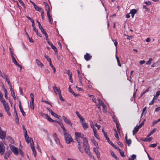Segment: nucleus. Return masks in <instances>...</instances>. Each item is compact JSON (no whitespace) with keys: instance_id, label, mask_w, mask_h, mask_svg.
Segmentation results:
<instances>
[{"instance_id":"nucleus-1","label":"nucleus","mask_w":160,"mask_h":160,"mask_svg":"<svg viewBox=\"0 0 160 160\" xmlns=\"http://www.w3.org/2000/svg\"><path fill=\"white\" fill-rule=\"evenodd\" d=\"M64 135L65 141L67 143L69 144L72 142L73 139L70 134L67 133V132H64Z\"/></svg>"},{"instance_id":"nucleus-2","label":"nucleus","mask_w":160,"mask_h":160,"mask_svg":"<svg viewBox=\"0 0 160 160\" xmlns=\"http://www.w3.org/2000/svg\"><path fill=\"white\" fill-rule=\"evenodd\" d=\"M30 96L31 98V100L30 102V106L31 109L34 110V96L32 93H31L30 95Z\"/></svg>"},{"instance_id":"nucleus-3","label":"nucleus","mask_w":160,"mask_h":160,"mask_svg":"<svg viewBox=\"0 0 160 160\" xmlns=\"http://www.w3.org/2000/svg\"><path fill=\"white\" fill-rule=\"evenodd\" d=\"M9 146L11 150L13 152V153L15 155H17L18 153V148L12 144H10Z\"/></svg>"},{"instance_id":"nucleus-4","label":"nucleus","mask_w":160,"mask_h":160,"mask_svg":"<svg viewBox=\"0 0 160 160\" xmlns=\"http://www.w3.org/2000/svg\"><path fill=\"white\" fill-rule=\"evenodd\" d=\"M6 136V132L3 131L1 127H0V138L2 139H4Z\"/></svg>"},{"instance_id":"nucleus-5","label":"nucleus","mask_w":160,"mask_h":160,"mask_svg":"<svg viewBox=\"0 0 160 160\" xmlns=\"http://www.w3.org/2000/svg\"><path fill=\"white\" fill-rule=\"evenodd\" d=\"M62 118L66 123L72 127V124L68 119L64 116H63Z\"/></svg>"},{"instance_id":"nucleus-6","label":"nucleus","mask_w":160,"mask_h":160,"mask_svg":"<svg viewBox=\"0 0 160 160\" xmlns=\"http://www.w3.org/2000/svg\"><path fill=\"white\" fill-rule=\"evenodd\" d=\"M5 147L2 142H0V153L2 155L5 152Z\"/></svg>"},{"instance_id":"nucleus-7","label":"nucleus","mask_w":160,"mask_h":160,"mask_svg":"<svg viewBox=\"0 0 160 160\" xmlns=\"http://www.w3.org/2000/svg\"><path fill=\"white\" fill-rule=\"evenodd\" d=\"M31 147L33 153L34 155V157H36V152L34 148V142L33 141H32V143H31Z\"/></svg>"},{"instance_id":"nucleus-8","label":"nucleus","mask_w":160,"mask_h":160,"mask_svg":"<svg viewBox=\"0 0 160 160\" xmlns=\"http://www.w3.org/2000/svg\"><path fill=\"white\" fill-rule=\"evenodd\" d=\"M12 152L11 151L9 150L6 152L4 154V158L5 159L7 160L8 158L10 156Z\"/></svg>"},{"instance_id":"nucleus-9","label":"nucleus","mask_w":160,"mask_h":160,"mask_svg":"<svg viewBox=\"0 0 160 160\" xmlns=\"http://www.w3.org/2000/svg\"><path fill=\"white\" fill-rule=\"evenodd\" d=\"M53 137L56 143L60 144V141L56 133H54L53 134Z\"/></svg>"},{"instance_id":"nucleus-10","label":"nucleus","mask_w":160,"mask_h":160,"mask_svg":"<svg viewBox=\"0 0 160 160\" xmlns=\"http://www.w3.org/2000/svg\"><path fill=\"white\" fill-rule=\"evenodd\" d=\"M33 30L36 32L37 35L40 37H42L41 34L38 32V30L36 28L35 24H32V25Z\"/></svg>"},{"instance_id":"nucleus-11","label":"nucleus","mask_w":160,"mask_h":160,"mask_svg":"<svg viewBox=\"0 0 160 160\" xmlns=\"http://www.w3.org/2000/svg\"><path fill=\"white\" fill-rule=\"evenodd\" d=\"M83 146L84 147L89 146L87 138L85 137L83 139Z\"/></svg>"},{"instance_id":"nucleus-12","label":"nucleus","mask_w":160,"mask_h":160,"mask_svg":"<svg viewBox=\"0 0 160 160\" xmlns=\"http://www.w3.org/2000/svg\"><path fill=\"white\" fill-rule=\"evenodd\" d=\"M2 104L6 111L9 110V107L8 103L6 101L3 103Z\"/></svg>"},{"instance_id":"nucleus-13","label":"nucleus","mask_w":160,"mask_h":160,"mask_svg":"<svg viewBox=\"0 0 160 160\" xmlns=\"http://www.w3.org/2000/svg\"><path fill=\"white\" fill-rule=\"evenodd\" d=\"M92 57L90 55V54L87 53L84 56V58L85 60L87 61H88L90 60Z\"/></svg>"},{"instance_id":"nucleus-14","label":"nucleus","mask_w":160,"mask_h":160,"mask_svg":"<svg viewBox=\"0 0 160 160\" xmlns=\"http://www.w3.org/2000/svg\"><path fill=\"white\" fill-rule=\"evenodd\" d=\"M84 149L85 152L89 156L91 155V153L89 150V147L88 146L84 147Z\"/></svg>"},{"instance_id":"nucleus-15","label":"nucleus","mask_w":160,"mask_h":160,"mask_svg":"<svg viewBox=\"0 0 160 160\" xmlns=\"http://www.w3.org/2000/svg\"><path fill=\"white\" fill-rule=\"evenodd\" d=\"M43 115L50 122H53L55 121L54 120L52 119L51 118H50L48 114H43Z\"/></svg>"},{"instance_id":"nucleus-16","label":"nucleus","mask_w":160,"mask_h":160,"mask_svg":"<svg viewBox=\"0 0 160 160\" xmlns=\"http://www.w3.org/2000/svg\"><path fill=\"white\" fill-rule=\"evenodd\" d=\"M81 123L82 126L84 130L87 129L88 128V125L87 123H86L85 121L84 122H82Z\"/></svg>"},{"instance_id":"nucleus-17","label":"nucleus","mask_w":160,"mask_h":160,"mask_svg":"<svg viewBox=\"0 0 160 160\" xmlns=\"http://www.w3.org/2000/svg\"><path fill=\"white\" fill-rule=\"evenodd\" d=\"M113 121L115 122L116 124V127L119 134H120V129L119 127V123L118 122L116 119H115L114 117H113Z\"/></svg>"},{"instance_id":"nucleus-18","label":"nucleus","mask_w":160,"mask_h":160,"mask_svg":"<svg viewBox=\"0 0 160 160\" xmlns=\"http://www.w3.org/2000/svg\"><path fill=\"white\" fill-rule=\"evenodd\" d=\"M93 151L97 155V158L98 159L100 158V154L99 152L95 148H93Z\"/></svg>"},{"instance_id":"nucleus-19","label":"nucleus","mask_w":160,"mask_h":160,"mask_svg":"<svg viewBox=\"0 0 160 160\" xmlns=\"http://www.w3.org/2000/svg\"><path fill=\"white\" fill-rule=\"evenodd\" d=\"M75 135L76 137H78L79 138H80L83 139L85 138L83 134H81V133L76 132L75 133Z\"/></svg>"},{"instance_id":"nucleus-20","label":"nucleus","mask_w":160,"mask_h":160,"mask_svg":"<svg viewBox=\"0 0 160 160\" xmlns=\"http://www.w3.org/2000/svg\"><path fill=\"white\" fill-rule=\"evenodd\" d=\"M53 89L54 91V92L57 93V92H58V94L59 93H61V91L60 88H58L55 85L53 87Z\"/></svg>"},{"instance_id":"nucleus-21","label":"nucleus","mask_w":160,"mask_h":160,"mask_svg":"<svg viewBox=\"0 0 160 160\" xmlns=\"http://www.w3.org/2000/svg\"><path fill=\"white\" fill-rule=\"evenodd\" d=\"M36 62L38 65L41 68H43L44 67L43 64L40 62L38 59H37L36 60Z\"/></svg>"},{"instance_id":"nucleus-22","label":"nucleus","mask_w":160,"mask_h":160,"mask_svg":"<svg viewBox=\"0 0 160 160\" xmlns=\"http://www.w3.org/2000/svg\"><path fill=\"white\" fill-rule=\"evenodd\" d=\"M24 137L25 140H26V141L27 142V143H29V142H31V140H32L31 138H29V137H28L27 134V136H26L25 135H24Z\"/></svg>"},{"instance_id":"nucleus-23","label":"nucleus","mask_w":160,"mask_h":160,"mask_svg":"<svg viewBox=\"0 0 160 160\" xmlns=\"http://www.w3.org/2000/svg\"><path fill=\"white\" fill-rule=\"evenodd\" d=\"M137 10L135 9H132L131 10V11L129 14H131L132 17V18H133L135 14L136 13Z\"/></svg>"},{"instance_id":"nucleus-24","label":"nucleus","mask_w":160,"mask_h":160,"mask_svg":"<svg viewBox=\"0 0 160 160\" xmlns=\"http://www.w3.org/2000/svg\"><path fill=\"white\" fill-rule=\"evenodd\" d=\"M47 15L48 18V21L51 24H52V17L50 15L49 12H47Z\"/></svg>"},{"instance_id":"nucleus-25","label":"nucleus","mask_w":160,"mask_h":160,"mask_svg":"<svg viewBox=\"0 0 160 160\" xmlns=\"http://www.w3.org/2000/svg\"><path fill=\"white\" fill-rule=\"evenodd\" d=\"M44 3L45 4L46 10L47 11V12H49L50 7L48 3L45 2H44Z\"/></svg>"},{"instance_id":"nucleus-26","label":"nucleus","mask_w":160,"mask_h":160,"mask_svg":"<svg viewBox=\"0 0 160 160\" xmlns=\"http://www.w3.org/2000/svg\"><path fill=\"white\" fill-rule=\"evenodd\" d=\"M139 129V128L138 126H136L134 128L132 131V134L133 135L138 131Z\"/></svg>"},{"instance_id":"nucleus-27","label":"nucleus","mask_w":160,"mask_h":160,"mask_svg":"<svg viewBox=\"0 0 160 160\" xmlns=\"http://www.w3.org/2000/svg\"><path fill=\"white\" fill-rule=\"evenodd\" d=\"M68 90L69 91V92L72 94L75 97H76L78 95V94H75L74 93V91L71 89V88H70V86H69L68 88Z\"/></svg>"},{"instance_id":"nucleus-28","label":"nucleus","mask_w":160,"mask_h":160,"mask_svg":"<svg viewBox=\"0 0 160 160\" xmlns=\"http://www.w3.org/2000/svg\"><path fill=\"white\" fill-rule=\"evenodd\" d=\"M108 142L113 147H114L115 148L117 149V147L114 144L110 141L109 138H108V140H107Z\"/></svg>"},{"instance_id":"nucleus-29","label":"nucleus","mask_w":160,"mask_h":160,"mask_svg":"<svg viewBox=\"0 0 160 160\" xmlns=\"http://www.w3.org/2000/svg\"><path fill=\"white\" fill-rule=\"evenodd\" d=\"M34 8L36 10L40 12H42L43 10L42 8H39L37 6L35 7Z\"/></svg>"},{"instance_id":"nucleus-30","label":"nucleus","mask_w":160,"mask_h":160,"mask_svg":"<svg viewBox=\"0 0 160 160\" xmlns=\"http://www.w3.org/2000/svg\"><path fill=\"white\" fill-rule=\"evenodd\" d=\"M77 72L78 73V76L80 82V83H81L82 79V75L80 74V72L78 70Z\"/></svg>"},{"instance_id":"nucleus-31","label":"nucleus","mask_w":160,"mask_h":160,"mask_svg":"<svg viewBox=\"0 0 160 160\" xmlns=\"http://www.w3.org/2000/svg\"><path fill=\"white\" fill-rule=\"evenodd\" d=\"M114 130L115 132L114 136L117 138V140L118 141L119 140V137L118 135V132L117 131L116 129H114Z\"/></svg>"},{"instance_id":"nucleus-32","label":"nucleus","mask_w":160,"mask_h":160,"mask_svg":"<svg viewBox=\"0 0 160 160\" xmlns=\"http://www.w3.org/2000/svg\"><path fill=\"white\" fill-rule=\"evenodd\" d=\"M7 139L8 141L12 143H13L14 142V140L12 139V138L11 137H8L7 138Z\"/></svg>"},{"instance_id":"nucleus-33","label":"nucleus","mask_w":160,"mask_h":160,"mask_svg":"<svg viewBox=\"0 0 160 160\" xmlns=\"http://www.w3.org/2000/svg\"><path fill=\"white\" fill-rule=\"evenodd\" d=\"M0 101L2 103L5 102L6 101L3 97V95L1 94V95H0Z\"/></svg>"},{"instance_id":"nucleus-34","label":"nucleus","mask_w":160,"mask_h":160,"mask_svg":"<svg viewBox=\"0 0 160 160\" xmlns=\"http://www.w3.org/2000/svg\"><path fill=\"white\" fill-rule=\"evenodd\" d=\"M156 131V129L154 128L148 134V137H149L151 136V135L152 134Z\"/></svg>"},{"instance_id":"nucleus-35","label":"nucleus","mask_w":160,"mask_h":160,"mask_svg":"<svg viewBox=\"0 0 160 160\" xmlns=\"http://www.w3.org/2000/svg\"><path fill=\"white\" fill-rule=\"evenodd\" d=\"M98 101L99 103V105L102 106V105H103L104 104L102 100H101L100 99H98Z\"/></svg>"},{"instance_id":"nucleus-36","label":"nucleus","mask_w":160,"mask_h":160,"mask_svg":"<svg viewBox=\"0 0 160 160\" xmlns=\"http://www.w3.org/2000/svg\"><path fill=\"white\" fill-rule=\"evenodd\" d=\"M65 72L68 75L69 77H71V76H72V73L70 72V70H66Z\"/></svg>"},{"instance_id":"nucleus-37","label":"nucleus","mask_w":160,"mask_h":160,"mask_svg":"<svg viewBox=\"0 0 160 160\" xmlns=\"http://www.w3.org/2000/svg\"><path fill=\"white\" fill-rule=\"evenodd\" d=\"M5 78H6V81L7 82L8 84L9 85H11V83L10 82V81L8 79V76L7 75H5Z\"/></svg>"},{"instance_id":"nucleus-38","label":"nucleus","mask_w":160,"mask_h":160,"mask_svg":"<svg viewBox=\"0 0 160 160\" xmlns=\"http://www.w3.org/2000/svg\"><path fill=\"white\" fill-rule=\"evenodd\" d=\"M127 143L128 144V146H129L131 143V140L130 139H127L126 140Z\"/></svg>"},{"instance_id":"nucleus-39","label":"nucleus","mask_w":160,"mask_h":160,"mask_svg":"<svg viewBox=\"0 0 160 160\" xmlns=\"http://www.w3.org/2000/svg\"><path fill=\"white\" fill-rule=\"evenodd\" d=\"M102 132H103V134L104 135V137H105V138H106L107 140H108V138H108V136L107 135V133H106L104 132V131L103 130V129L102 130Z\"/></svg>"},{"instance_id":"nucleus-40","label":"nucleus","mask_w":160,"mask_h":160,"mask_svg":"<svg viewBox=\"0 0 160 160\" xmlns=\"http://www.w3.org/2000/svg\"><path fill=\"white\" fill-rule=\"evenodd\" d=\"M76 136L75 139L77 141V142L78 143H81V141L80 140V139L79 138V137H76V136Z\"/></svg>"},{"instance_id":"nucleus-41","label":"nucleus","mask_w":160,"mask_h":160,"mask_svg":"<svg viewBox=\"0 0 160 160\" xmlns=\"http://www.w3.org/2000/svg\"><path fill=\"white\" fill-rule=\"evenodd\" d=\"M54 117L57 118H59L58 117V115L57 114L54 113L53 112H52V113L51 114Z\"/></svg>"},{"instance_id":"nucleus-42","label":"nucleus","mask_w":160,"mask_h":160,"mask_svg":"<svg viewBox=\"0 0 160 160\" xmlns=\"http://www.w3.org/2000/svg\"><path fill=\"white\" fill-rule=\"evenodd\" d=\"M11 93L12 96L13 98L15 100L16 99V98L15 96V92H14V90L11 91Z\"/></svg>"},{"instance_id":"nucleus-43","label":"nucleus","mask_w":160,"mask_h":160,"mask_svg":"<svg viewBox=\"0 0 160 160\" xmlns=\"http://www.w3.org/2000/svg\"><path fill=\"white\" fill-rule=\"evenodd\" d=\"M44 57L49 62L51 61V58L49 57L48 56L45 55Z\"/></svg>"},{"instance_id":"nucleus-44","label":"nucleus","mask_w":160,"mask_h":160,"mask_svg":"<svg viewBox=\"0 0 160 160\" xmlns=\"http://www.w3.org/2000/svg\"><path fill=\"white\" fill-rule=\"evenodd\" d=\"M20 110L21 112H22V115L24 116H25L26 115V114L25 112L24 111L22 108H20Z\"/></svg>"},{"instance_id":"nucleus-45","label":"nucleus","mask_w":160,"mask_h":160,"mask_svg":"<svg viewBox=\"0 0 160 160\" xmlns=\"http://www.w3.org/2000/svg\"><path fill=\"white\" fill-rule=\"evenodd\" d=\"M103 107V110L104 113L106 112V105L104 104L102 106Z\"/></svg>"},{"instance_id":"nucleus-46","label":"nucleus","mask_w":160,"mask_h":160,"mask_svg":"<svg viewBox=\"0 0 160 160\" xmlns=\"http://www.w3.org/2000/svg\"><path fill=\"white\" fill-rule=\"evenodd\" d=\"M115 56H116V58L117 61L118 65L119 66H120V62L119 61V58L116 55Z\"/></svg>"},{"instance_id":"nucleus-47","label":"nucleus","mask_w":160,"mask_h":160,"mask_svg":"<svg viewBox=\"0 0 160 160\" xmlns=\"http://www.w3.org/2000/svg\"><path fill=\"white\" fill-rule=\"evenodd\" d=\"M51 47L52 48V49H53L55 51L57 52V48L53 44L51 45Z\"/></svg>"},{"instance_id":"nucleus-48","label":"nucleus","mask_w":160,"mask_h":160,"mask_svg":"<svg viewBox=\"0 0 160 160\" xmlns=\"http://www.w3.org/2000/svg\"><path fill=\"white\" fill-rule=\"evenodd\" d=\"M160 95V92L159 91H158L156 92V94L155 96H154L153 99H154L156 98V97H158L159 95Z\"/></svg>"},{"instance_id":"nucleus-49","label":"nucleus","mask_w":160,"mask_h":160,"mask_svg":"<svg viewBox=\"0 0 160 160\" xmlns=\"http://www.w3.org/2000/svg\"><path fill=\"white\" fill-rule=\"evenodd\" d=\"M27 18L29 20L31 21L32 22V24H34V21L31 18L28 16H27Z\"/></svg>"},{"instance_id":"nucleus-50","label":"nucleus","mask_w":160,"mask_h":160,"mask_svg":"<svg viewBox=\"0 0 160 160\" xmlns=\"http://www.w3.org/2000/svg\"><path fill=\"white\" fill-rule=\"evenodd\" d=\"M92 142L94 145L96 146V148H99V147L98 143L95 140L93 141Z\"/></svg>"},{"instance_id":"nucleus-51","label":"nucleus","mask_w":160,"mask_h":160,"mask_svg":"<svg viewBox=\"0 0 160 160\" xmlns=\"http://www.w3.org/2000/svg\"><path fill=\"white\" fill-rule=\"evenodd\" d=\"M58 95H59V96L60 99L62 101H64V99L62 97V96L61 93H59Z\"/></svg>"},{"instance_id":"nucleus-52","label":"nucleus","mask_w":160,"mask_h":160,"mask_svg":"<svg viewBox=\"0 0 160 160\" xmlns=\"http://www.w3.org/2000/svg\"><path fill=\"white\" fill-rule=\"evenodd\" d=\"M14 116L15 117H17L18 116V114L17 112V111L16 110L15 108V107H14Z\"/></svg>"},{"instance_id":"nucleus-53","label":"nucleus","mask_w":160,"mask_h":160,"mask_svg":"<svg viewBox=\"0 0 160 160\" xmlns=\"http://www.w3.org/2000/svg\"><path fill=\"white\" fill-rule=\"evenodd\" d=\"M80 120V122L81 123L82 122H84L85 120L81 116L78 117Z\"/></svg>"},{"instance_id":"nucleus-54","label":"nucleus","mask_w":160,"mask_h":160,"mask_svg":"<svg viewBox=\"0 0 160 160\" xmlns=\"http://www.w3.org/2000/svg\"><path fill=\"white\" fill-rule=\"evenodd\" d=\"M22 128H23V131L25 132V133L24 135H25L26 136H27V131L26 129H25V127L24 125L22 126Z\"/></svg>"},{"instance_id":"nucleus-55","label":"nucleus","mask_w":160,"mask_h":160,"mask_svg":"<svg viewBox=\"0 0 160 160\" xmlns=\"http://www.w3.org/2000/svg\"><path fill=\"white\" fill-rule=\"evenodd\" d=\"M152 60V58H150L149 60L147 62H146V64L147 65H149L150 64Z\"/></svg>"},{"instance_id":"nucleus-56","label":"nucleus","mask_w":160,"mask_h":160,"mask_svg":"<svg viewBox=\"0 0 160 160\" xmlns=\"http://www.w3.org/2000/svg\"><path fill=\"white\" fill-rule=\"evenodd\" d=\"M94 135L99 140L100 139L99 136L97 133H94Z\"/></svg>"},{"instance_id":"nucleus-57","label":"nucleus","mask_w":160,"mask_h":160,"mask_svg":"<svg viewBox=\"0 0 160 160\" xmlns=\"http://www.w3.org/2000/svg\"><path fill=\"white\" fill-rule=\"evenodd\" d=\"M157 143L152 144L150 145V147L155 148L157 146Z\"/></svg>"},{"instance_id":"nucleus-58","label":"nucleus","mask_w":160,"mask_h":160,"mask_svg":"<svg viewBox=\"0 0 160 160\" xmlns=\"http://www.w3.org/2000/svg\"><path fill=\"white\" fill-rule=\"evenodd\" d=\"M12 62L17 66H19V63L17 62L16 60L15 59L12 61Z\"/></svg>"},{"instance_id":"nucleus-59","label":"nucleus","mask_w":160,"mask_h":160,"mask_svg":"<svg viewBox=\"0 0 160 160\" xmlns=\"http://www.w3.org/2000/svg\"><path fill=\"white\" fill-rule=\"evenodd\" d=\"M2 88L3 89V91L5 93H8L7 89L4 88V86L2 87Z\"/></svg>"},{"instance_id":"nucleus-60","label":"nucleus","mask_w":160,"mask_h":160,"mask_svg":"<svg viewBox=\"0 0 160 160\" xmlns=\"http://www.w3.org/2000/svg\"><path fill=\"white\" fill-rule=\"evenodd\" d=\"M42 102H45L47 104L50 105L52 107V105H51L50 103V102H48V101L44 100V101H42Z\"/></svg>"},{"instance_id":"nucleus-61","label":"nucleus","mask_w":160,"mask_h":160,"mask_svg":"<svg viewBox=\"0 0 160 160\" xmlns=\"http://www.w3.org/2000/svg\"><path fill=\"white\" fill-rule=\"evenodd\" d=\"M121 156L122 157H124L125 155H124V153L122 151H121Z\"/></svg>"},{"instance_id":"nucleus-62","label":"nucleus","mask_w":160,"mask_h":160,"mask_svg":"<svg viewBox=\"0 0 160 160\" xmlns=\"http://www.w3.org/2000/svg\"><path fill=\"white\" fill-rule=\"evenodd\" d=\"M136 156L135 155L133 154L131 156V158L134 160V159L136 158Z\"/></svg>"},{"instance_id":"nucleus-63","label":"nucleus","mask_w":160,"mask_h":160,"mask_svg":"<svg viewBox=\"0 0 160 160\" xmlns=\"http://www.w3.org/2000/svg\"><path fill=\"white\" fill-rule=\"evenodd\" d=\"M41 15L42 18V19H43V18L44 17V11L43 10L42 11V12H41Z\"/></svg>"},{"instance_id":"nucleus-64","label":"nucleus","mask_w":160,"mask_h":160,"mask_svg":"<svg viewBox=\"0 0 160 160\" xmlns=\"http://www.w3.org/2000/svg\"><path fill=\"white\" fill-rule=\"evenodd\" d=\"M144 122H142L139 125L137 126L139 128H140L143 125Z\"/></svg>"}]
</instances>
